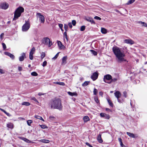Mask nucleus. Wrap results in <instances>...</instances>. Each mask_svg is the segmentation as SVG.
Masks as SVG:
<instances>
[{
    "label": "nucleus",
    "instance_id": "1",
    "mask_svg": "<svg viewBox=\"0 0 147 147\" xmlns=\"http://www.w3.org/2000/svg\"><path fill=\"white\" fill-rule=\"evenodd\" d=\"M112 51L115 55L116 60L119 63H122L124 61H126L124 58L125 55L124 52L117 46H114L112 48Z\"/></svg>",
    "mask_w": 147,
    "mask_h": 147
},
{
    "label": "nucleus",
    "instance_id": "2",
    "mask_svg": "<svg viewBox=\"0 0 147 147\" xmlns=\"http://www.w3.org/2000/svg\"><path fill=\"white\" fill-rule=\"evenodd\" d=\"M51 109H57L61 110L62 107L61 105V101L59 98H55L52 100L49 103Z\"/></svg>",
    "mask_w": 147,
    "mask_h": 147
},
{
    "label": "nucleus",
    "instance_id": "3",
    "mask_svg": "<svg viewBox=\"0 0 147 147\" xmlns=\"http://www.w3.org/2000/svg\"><path fill=\"white\" fill-rule=\"evenodd\" d=\"M24 9L22 7H18L14 12V16L13 20H15L20 17L22 13L24 12Z\"/></svg>",
    "mask_w": 147,
    "mask_h": 147
},
{
    "label": "nucleus",
    "instance_id": "4",
    "mask_svg": "<svg viewBox=\"0 0 147 147\" xmlns=\"http://www.w3.org/2000/svg\"><path fill=\"white\" fill-rule=\"evenodd\" d=\"M115 96L117 98V101L119 102L120 103H123L124 101V99L121 98V99H119L121 96V94L120 92L118 91H116L114 93Z\"/></svg>",
    "mask_w": 147,
    "mask_h": 147
},
{
    "label": "nucleus",
    "instance_id": "5",
    "mask_svg": "<svg viewBox=\"0 0 147 147\" xmlns=\"http://www.w3.org/2000/svg\"><path fill=\"white\" fill-rule=\"evenodd\" d=\"M42 43L45 45H48L50 47L52 45V43L50 39L48 37H45L42 40Z\"/></svg>",
    "mask_w": 147,
    "mask_h": 147
},
{
    "label": "nucleus",
    "instance_id": "6",
    "mask_svg": "<svg viewBox=\"0 0 147 147\" xmlns=\"http://www.w3.org/2000/svg\"><path fill=\"white\" fill-rule=\"evenodd\" d=\"M112 76L109 74H107L105 75L104 77L103 80L104 82L106 83L110 84L111 82V81L110 82H108V81L111 80Z\"/></svg>",
    "mask_w": 147,
    "mask_h": 147
},
{
    "label": "nucleus",
    "instance_id": "7",
    "mask_svg": "<svg viewBox=\"0 0 147 147\" xmlns=\"http://www.w3.org/2000/svg\"><path fill=\"white\" fill-rule=\"evenodd\" d=\"M30 24L28 22H26L22 27V30L24 32L27 31L29 28Z\"/></svg>",
    "mask_w": 147,
    "mask_h": 147
},
{
    "label": "nucleus",
    "instance_id": "8",
    "mask_svg": "<svg viewBox=\"0 0 147 147\" xmlns=\"http://www.w3.org/2000/svg\"><path fill=\"white\" fill-rule=\"evenodd\" d=\"M37 16L39 18V20L41 23H44L45 22V18L40 13H37Z\"/></svg>",
    "mask_w": 147,
    "mask_h": 147
},
{
    "label": "nucleus",
    "instance_id": "9",
    "mask_svg": "<svg viewBox=\"0 0 147 147\" xmlns=\"http://www.w3.org/2000/svg\"><path fill=\"white\" fill-rule=\"evenodd\" d=\"M98 75L99 73L98 72L96 71V72L93 73L91 76V78L93 81H95L98 78Z\"/></svg>",
    "mask_w": 147,
    "mask_h": 147
},
{
    "label": "nucleus",
    "instance_id": "10",
    "mask_svg": "<svg viewBox=\"0 0 147 147\" xmlns=\"http://www.w3.org/2000/svg\"><path fill=\"white\" fill-rule=\"evenodd\" d=\"M0 7L1 9H6L8 7L9 5L6 2L2 3L0 4Z\"/></svg>",
    "mask_w": 147,
    "mask_h": 147
},
{
    "label": "nucleus",
    "instance_id": "11",
    "mask_svg": "<svg viewBox=\"0 0 147 147\" xmlns=\"http://www.w3.org/2000/svg\"><path fill=\"white\" fill-rule=\"evenodd\" d=\"M35 51V48L33 47L31 49L29 54V58L30 60H32L33 59V55Z\"/></svg>",
    "mask_w": 147,
    "mask_h": 147
},
{
    "label": "nucleus",
    "instance_id": "12",
    "mask_svg": "<svg viewBox=\"0 0 147 147\" xmlns=\"http://www.w3.org/2000/svg\"><path fill=\"white\" fill-rule=\"evenodd\" d=\"M19 138L21 140H24V141H25L27 143H34L33 142H32L30 140L26 138H25L20 137H19Z\"/></svg>",
    "mask_w": 147,
    "mask_h": 147
},
{
    "label": "nucleus",
    "instance_id": "13",
    "mask_svg": "<svg viewBox=\"0 0 147 147\" xmlns=\"http://www.w3.org/2000/svg\"><path fill=\"white\" fill-rule=\"evenodd\" d=\"M57 43L59 47L61 49H64L65 47L62 44V43L61 41H57Z\"/></svg>",
    "mask_w": 147,
    "mask_h": 147
},
{
    "label": "nucleus",
    "instance_id": "14",
    "mask_svg": "<svg viewBox=\"0 0 147 147\" xmlns=\"http://www.w3.org/2000/svg\"><path fill=\"white\" fill-rule=\"evenodd\" d=\"M124 42L127 44H129L132 45L134 44V42L131 39H125L124 40Z\"/></svg>",
    "mask_w": 147,
    "mask_h": 147
},
{
    "label": "nucleus",
    "instance_id": "15",
    "mask_svg": "<svg viewBox=\"0 0 147 147\" xmlns=\"http://www.w3.org/2000/svg\"><path fill=\"white\" fill-rule=\"evenodd\" d=\"M4 54L5 55L9 56L12 59H14V55L9 52H5Z\"/></svg>",
    "mask_w": 147,
    "mask_h": 147
},
{
    "label": "nucleus",
    "instance_id": "16",
    "mask_svg": "<svg viewBox=\"0 0 147 147\" xmlns=\"http://www.w3.org/2000/svg\"><path fill=\"white\" fill-rule=\"evenodd\" d=\"M25 53H22V56H20L19 57V60L20 61H23L25 57Z\"/></svg>",
    "mask_w": 147,
    "mask_h": 147
},
{
    "label": "nucleus",
    "instance_id": "17",
    "mask_svg": "<svg viewBox=\"0 0 147 147\" xmlns=\"http://www.w3.org/2000/svg\"><path fill=\"white\" fill-rule=\"evenodd\" d=\"M101 135L100 134H99L97 138V140L100 143H102L103 142V140H102L101 138Z\"/></svg>",
    "mask_w": 147,
    "mask_h": 147
},
{
    "label": "nucleus",
    "instance_id": "18",
    "mask_svg": "<svg viewBox=\"0 0 147 147\" xmlns=\"http://www.w3.org/2000/svg\"><path fill=\"white\" fill-rule=\"evenodd\" d=\"M7 127L11 129L13 128V125L11 123H9L7 124Z\"/></svg>",
    "mask_w": 147,
    "mask_h": 147
},
{
    "label": "nucleus",
    "instance_id": "19",
    "mask_svg": "<svg viewBox=\"0 0 147 147\" xmlns=\"http://www.w3.org/2000/svg\"><path fill=\"white\" fill-rule=\"evenodd\" d=\"M67 59V56H65L62 58V63L65 64L66 63V60Z\"/></svg>",
    "mask_w": 147,
    "mask_h": 147
},
{
    "label": "nucleus",
    "instance_id": "20",
    "mask_svg": "<svg viewBox=\"0 0 147 147\" xmlns=\"http://www.w3.org/2000/svg\"><path fill=\"white\" fill-rule=\"evenodd\" d=\"M83 119L84 122H86L90 120V118L88 116H85L83 117Z\"/></svg>",
    "mask_w": 147,
    "mask_h": 147
},
{
    "label": "nucleus",
    "instance_id": "21",
    "mask_svg": "<svg viewBox=\"0 0 147 147\" xmlns=\"http://www.w3.org/2000/svg\"><path fill=\"white\" fill-rule=\"evenodd\" d=\"M119 79V76H117L116 78H112L111 82H115Z\"/></svg>",
    "mask_w": 147,
    "mask_h": 147
},
{
    "label": "nucleus",
    "instance_id": "22",
    "mask_svg": "<svg viewBox=\"0 0 147 147\" xmlns=\"http://www.w3.org/2000/svg\"><path fill=\"white\" fill-rule=\"evenodd\" d=\"M67 93L71 96H77V94L76 92H68Z\"/></svg>",
    "mask_w": 147,
    "mask_h": 147
},
{
    "label": "nucleus",
    "instance_id": "23",
    "mask_svg": "<svg viewBox=\"0 0 147 147\" xmlns=\"http://www.w3.org/2000/svg\"><path fill=\"white\" fill-rule=\"evenodd\" d=\"M0 110L5 113L7 116L10 117L11 115L9 113L6 112L5 110L0 108Z\"/></svg>",
    "mask_w": 147,
    "mask_h": 147
},
{
    "label": "nucleus",
    "instance_id": "24",
    "mask_svg": "<svg viewBox=\"0 0 147 147\" xmlns=\"http://www.w3.org/2000/svg\"><path fill=\"white\" fill-rule=\"evenodd\" d=\"M127 134L128 136H129L130 137H132V138H135V136L134 135L133 133L129 132H127Z\"/></svg>",
    "mask_w": 147,
    "mask_h": 147
},
{
    "label": "nucleus",
    "instance_id": "25",
    "mask_svg": "<svg viewBox=\"0 0 147 147\" xmlns=\"http://www.w3.org/2000/svg\"><path fill=\"white\" fill-rule=\"evenodd\" d=\"M40 141L43 143H48L49 142V140H47L42 139L40 140Z\"/></svg>",
    "mask_w": 147,
    "mask_h": 147
},
{
    "label": "nucleus",
    "instance_id": "26",
    "mask_svg": "<svg viewBox=\"0 0 147 147\" xmlns=\"http://www.w3.org/2000/svg\"><path fill=\"white\" fill-rule=\"evenodd\" d=\"M101 31L102 34H105L107 33V30L103 28H101Z\"/></svg>",
    "mask_w": 147,
    "mask_h": 147
},
{
    "label": "nucleus",
    "instance_id": "27",
    "mask_svg": "<svg viewBox=\"0 0 147 147\" xmlns=\"http://www.w3.org/2000/svg\"><path fill=\"white\" fill-rule=\"evenodd\" d=\"M107 101L110 106L113 107V104L112 102L111 101L109 98H107Z\"/></svg>",
    "mask_w": 147,
    "mask_h": 147
},
{
    "label": "nucleus",
    "instance_id": "28",
    "mask_svg": "<svg viewBox=\"0 0 147 147\" xmlns=\"http://www.w3.org/2000/svg\"><path fill=\"white\" fill-rule=\"evenodd\" d=\"M53 83L55 84H58L61 86H64L65 85V83L63 82H54Z\"/></svg>",
    "mask_w": 147,
    "mask_h": 147
},
{
    "label": "nucleus",
    "instance_id": "29",
    "mask_svg": "<svg viewBox=\"0 0 147 147\" xmlns=\"http://www.w3.org/2000/svg\"><path fill=\"white\" fill-rule=\"evenodd\" d=\"M34 117L36 119H40L41 120L43 121H44V120L40 116H38V115H35V116Z\"/></svg>",
    "mask_w": 147,
    "mask_h": 147
},
{
    "label": "nucleus",
    "instance_id": "30",
    "mask_svg": "<svg viewBox=\"0 0 147 147\" xmlns=\"http://www.w3.org/2000/svg\"><path fill=\"white\" fill-rule=\"evenodd\" d=\"M22 105L29 106L30 105V104L29 102H22Z\"/></svg>",
    "mask_w": 147,
    "mask_h": 147
},
{
    "label": "nucleus",
    "instance_id": "31",
    "mask_svg": "<svg viewBox=\"0 0 147 147\" xmlns=\"http://www.w3.org/2000/svg\"><path fill=\"white\" fill-rule=\"evenodd\" d=\"M90 83V81H85L82 84V86H84L88 85Z\"/></svg>",
    "mask_w": 147,
    "mask_h": 147
},
{
    "label": "nucleus",
    "instance_id": "32",
    "mask_svg": "<svg viewBox=\"0 0 147 147\" xmlns=\"http://www.w3.org/2000/svg\"><path fill=\"white\" fill-rule=\"evenodd\" d=\"M141 24H142V26H145L147 27V24L142 21H140L139 22Z\"/></svg>",
    "mask_w": 147,
    "mask_h": 147
},
{
    "label": "nucleus",
    "instance_id": "33",
    "mask_svg": "<svg viewBox=\"0 0 147 147\" xmlns=\"http://www.w3.org/2000/svg\"><path fill=\"white\" fill-rule=\"evenodd\" d=\"M67 31H65L64 32L63 34V37L66 39L67 40H68V38L67 37V33L66 32Z\"/></svg>",
    "mask_w": 147,
    "mask_h": 147
},
{
    "label": "nucleus",
    "instance_id": "34",
    "mask_svg": "<svg viewBox=\"0 0 147 147\" xmlns=\"http://www.w3.org/2000/svg\"><path fill=\"white\" fill-rule=\"evenodd\" d=\"M27 122L28 125L30 126L32 122V120H29L27 121Z\"/></svg>",
    "mask_w": 147,
    "mask_h": 147
},
{
    "label": "nucleus",
    "instance_id": "35",
    "mask_svg": "<svg viewBox=\"0 0 147 147\" xmlns=\"http://www.w3.org/2000/svg\"><path fill=\"white\" fill-rule=\"evenodd\" d=\"M90 51H91L92 54L94 55H96L97 54V52L93 50H91Z\"/></svg>",
    "mask_w": 147,
    "mask_h": 147
},
{
    "label": "nucleus",
    "instance_id": "36",
    "mask_svg": "<svg viewBox=\"0 0 147 147\" xmlns=\"http://www.w3.org/2000/svg\"><path fill=\"white\" fill-rule=\"evenodd\" d=\"M135 1V0H129L127 3V5H129L130 4H131L132 3H133V2H134Z\"/></svg>",
    "mask_w": 147,
    "mask_h": 147
},
{
    "label": "nucleus",
    "instance_id": "37",
    "mask_svg": "<svg viewBox=\"0 0 147 147\" xmlns=\"http://www.w3.org/2000/svg\"><path fill=\"white\" fill-rule=\"evenodd\" d=\"M64 28L65 30V31H67L68 30V25L65 24H64Z\"/></svg>",
    "mask_w": 147,
    "mask_h": 147
},
{
    "label": "nucleus",
    "instance_id": "38",
    "mask_svg": "<svg viewBox=\"0 0 147 147\" xmlns=\"http://www.w3.org/2000/svg\"><path fill=\"white\" fill-rule=\"evenodd\" d=\"M89 22H90L92 24H95V22L94 21L93 19L92 18H90V19H89Z\"/></svg>",
    "mask_w": 147,
    "mask_h": 147
},
{
    "label": "nucleus",
    "instance_id": "39",
    "mask_svg": "<svg viewBox=\"0 0 147 147\" xmlns=\"http://www.w3.org/2000/svg\"><path fill=\"white\" fill-rule=\"evenodd\" d=\"M45 53L44 52H42L41 54V57L42 59L45 57Z\"/></svg>",
    "mask_w": 147,
    "mask_h": 147
},
{
    "label": "nucleus",
    "instance_id": "40",
    "mask_svg": "<svg viewBox=\"0 0 147 147\" xmlns=\"http://www.w3.org/2000/svg\"><path fill=\"white\" fill-rule=\"evenodd\" d=\"M59 53V52L58 53L56 54V55L55 56V57L52 58V59L55 60V59H56L58 57V56Z\"/></svg>",
    "mask_w": 147,
    "mask_h": 147
},
{
    "label": "nucleus",
    "instance_id": "41",
    "mask_svg": "<svg viewBox=\"0 0 147 147\" xmlns=\"http://www.w3.org/2000/svg\"><path fill=\"white\" fill-rule=\"evenodd\" d=\"M85 26H82L81 27L80 30L82 31H84L85 30Z\"/></svg>",
    "mask_w": 147,
    "mask_h": 147
},
{
    "label": "nucleus",
    "instance_id": "42",
    "mask_svg": "<svg viewBox=\"0 0 147 147\" xmlns=\"http://www.w3.org/2000/svg\"><path fill=\"white\" fill-rule=\"evenodd\" d=\"M31 74L32 76H36L38 75V74L35 72H32Z\"/></svg>",
    "mask_w": 147,
    "mask_h": 147
},
{
    "label": "nucleus",
    "instance_id": "43",
    "mask_svg": "<svg viewBox=\"0 0 147 147\" xmlns=\"http://www.w3.org/2000/svg\"><path fill=\"white\" fill-rule=\"evenodd\" d=\"M104 118L105 119H109L110 118V117L109 115L105 114V115Z\"/></svg>",
    "mask_w": 147,
    "mask_h": 147
},
{
    "label": "nucleus",
    "instance_id": "44",
    "mask_svg": "<svg viewBox=\"0 0 147 147\" xmlns=\"http://www.w3.org/2000/svg\"><path fill=\"white\" fill-rule=\"evenodd\" d=\"M123 96L125 98H126L127 96V93L126 91H125L123 92Z\"/></svg>",
    "mask_w": 147,
    "mask_h": 147
},
{
    "label": "nucleus",
    "instance_id": "45",
    "mask_svg": "<svg viewBox=\"0 0 147 147\" xmlns=\"http://www.w3.org/2000/svg\"><path fill=\"white\" fill-rule=\"evenodd\" d=\"M40 126L41 127L42 129H45V128H47V127L44 125H40Z\"/></svg>",
    "mask_w": 147,
    "mask_h": 147
},
{
    "label": "nucleus",
    "instance_id": "46",
    "mask_svg": "<svg viewBox=\"0 0 147 147\" xmlns=\"http://www.w3.org/2000/svg\"><path fill=\"white\" fill-rule=\"evenodd\" d=\"M97 90L96 89L94 88V91H93L94 94V95H96L97 94Z\"/></svg>",
    "mask_w": 147,
    "mask_h": 147
},
{
    "label": "nucleus",
    "instance_id": "47",
    "mask_svg": "<svg viewBox=\"0 0 147 147\" xmlns=\"http://www.w3.org/2000/svg\"><path fill=\"white\" fill-rule=\"evenodd\" d=\"M71 24H73V25L74 26H75L76 24V20H72Z\"/></svg>",
    "mask_w": 147,
    "mask_h": 147
},
{
    "label": "nucleus",
    "instance_id": "48",
    "mask_svg": "<svg viewBox=\"0 0 147 147\" xmlns=\"http://www.w3.org/2000/svg\"><path fill=\"white\" fill-rule=\"evenodd\" d=\"M47 62L45 61L43 62V64L42 65V66L44 67L46 66L47 65Z\"/></svg>",
    "mask_w": 147,
    "mask_h": 147
},
{
    "label": "nucleus",
    "instance_id": "49",
    "mask_svg": "<svg viewBox=\"0 0 147 147\" xmlns=\"http://www.w3.org/2000/svg\"><path fill=\"white\" fill-rule=\"evenodd\" d=\"M2 45L3 47V49L4 50H5L6 48V45L4 43H2Z\"/></svg>",
    "mask_w": 147,
    "mask_h": 147
},
{
    "label": "nucleus",
    "instance_id": "50",
    "mask_svg": "<svg viewBox=\"0 0 147 147\" xmlns=\"http://www.w3.org/2000/svg\"><path fill=\"white\" fill-rule=\"evenodd\" d=\"M94 18L95 19L97 20H101V18L97 16H96L94 17Z\"/></svg>",
    "mask_w": 147,
    "mask_h": 147
},
{
    "label": "nucleus",
    "instance_id": "51",
    "mask_svg": "<svg viewBox=\"0 0 147 147\" xmlns=\"http://www.w3.org/2000/svg\"><path fill=\"white\" fill-rule=\"evenodd\" d=\"M94 100H95V102L97 103H98L99 102V100H98L97 97H95L94 98Z\"/></svg>",
    "mask_w": 147,
    "mask_h": 147
},
{
    "label": "nucleus",
    "instance_id": "52",
    "mask_svg": "<svg viewBox=\"0 0 147 147\" xmlns=\"http://www.w3.org/2000/svg\"><path fill=\"white\" fill-rule=\"evenodd\" d=\"M72 24L71 22H69L68 23V26H69V28H71L72 27Z\"/></svg>",
    "mask_w": 147,
    "mask_h": 147
},
{
    "label": "nucleus",
    "instance_id": "53",
    "mask_svg": "<svg viewBox=\"0 0 147 147\" xmlns=\"http://www.w3.org/2000/svg\"><path fill=\"white\" fill-rule=\"evenodd\" d=\"M105 114V113H100V115L101 117H104Z\"/></svg>",
    "mask_w": 147,
    "mask_h": 147
},
{
    "label": "nucleus",
    "instance_id": "54",
    "mask_svg": "<svg viewBox=\"0 0 147 147\" xmlns=\"http://www.w3.org/2000/svg\"><path fill=\"white\" fill-rule=\"evenodd\" d=\"M4 35V34L3 33H2L1 34V35H0V38H1V39H3V37Z\"/></svg>",
    "mask_w": 147,
    "mask_h": 147
},
{
    "label": "nucleus",
    "instance_id": "55",
    "mask_svg": "<svg viewBox=\"0 0 147 147\" xmlns=\"http://www.w3.org/2000/svg\"><path fill=\"white\" fill-rule=\"evenodd\" d=\"M59 26L60 28H62L63 27V25L62 24H59Z\"/></svg>",
    "mask_w": 147,
    "mask_h": 147
},
{
    "label": "nucleus",
    "instance_id": "56",
    "mask_svg": "<svg viewBox=\"0 0 147 147\" xmlns=\"http://www.w3.org/2000/svg\"><path fill=\"white\" fill-rule=\"evenodd\" d=\"M18 69L20 71H21L22 70V68L21 67L19 66L18 67Z\"/></svg>",
    "mask_w": 147,
    "mask_h": 147
},
{
    "label": "nucleus",
    "instance_id": "57",
    "mask_svg": "<svg viewBox=\"0 0 147 147\" xmlns=\"http://www.w3.org/2000/svg\"><path fill=\"white\" fill-rule=\"evenodd\" d=\"M32 99L36 102H38L37 100L35 97L33 98Z\"/></svg>",
    "mask_w": 147,
    "mask_h": 147
},
{
    "label": "nucleus",
    "instance_id": "58",
    "mask_svg": "<svg viewBox=\"0 0 147 147\" xmlns=\"http://www.w3.org/2000/svg\"><path fill=\"white\" fill-rule=\"evenodd\" d=\"M44 94L42 93L41 92H39L38 94V95H39L40 96L42 95H44Z\"/></svg>",
    "mask_w": 147,
    "mask_h": 147
},
{
    "label": "nucleus",
    "instance_id": "59",
    "mask_svg": "<svg viewBox=\"0 0 147 147\" xmlns=\"http://www.w3.org/2000/svg\"><path fill=\"white\" fill-rule=\"evenodd\" d=\"M118 140H119V142H120V143L121 142H122V140L121 138H119Z\"/></svg>",
    "mask_w": 147,
    "mask_h": 147
},
{
    "label": "nucleus",
    "instance_id": "60",
    "mask_svg": "<svg viewBox=\"0 0 147 147\" xmlns=\"http://www.w3.org/2000/svg\"><path fill=\"white\" fill-rule=\"evenodd\" d=\"M103 93L102 92H99V94L101 96H102V95H103Z\"/></svg>",
    "mask_w": 147,
    "mask_h": 147
},
{
    "label": "nucleus",
    "instance_id": "61",
    "mask_svg": "<svg viewBox=\"0 0 147 147\" xmlns=\"http://www.w3.org/2000/svg\"><path fill=\"white\" fill-rule=\"evenodd\" d=\"M86 144L87 145L89 146H91V145L88 142H86Z\"/></svg>",
    "mask_w": 147,
    "mask_h": 147
},
{
    "label": "nucleus",
    "instance_id": "62",
    "mask_svg": "<svg viewBox=\"0 0 147 147\" xmlns=\"http://www.w3.org/2000/svg\"><path fill=\"white\" fill-rule=\"evenodd\" d=\"M3 70L2 69L0 68V73H1V74H3Z\"/></svg>",
    "mask_w": 147,
    "mask_h": 147
},
{
    "label": "nucleus",
    "instance_id": "63",
    "mask_svg": "<svg viewBox=\"0 0 147 147\" xmlns=\"http://www.w3.org/2000/svg\"><path fill=\"white\" fill-rule=\"evenodd\" d=\"M90 18H86L85 19V20H87V21L89 22V19H90Z\"/></svg>",
    "mask_w": 147,
    "mask_h": 147
},
{
    "label": "nucleus",
    "instance_id": "64",
    "mask_svg": "<svg viewBox=\"0 0 147 147\" xmlns=\"http://www.w3.org/2000/svg\"><path fill=\"white\" fill-rule=\"evenodd\" d=\"M83 80V78H82V77H80V80H81V81H82V80Z\"/></svg>",
    "mask_w": 147,
    "mask_h": 147
}]
</instances>
